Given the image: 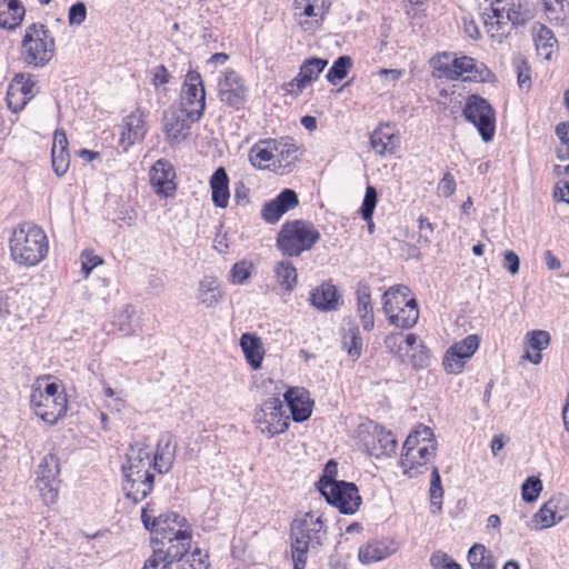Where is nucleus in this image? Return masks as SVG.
I'll return each instance as SVG.
<instances>
[{
  "label": "nucleus",
  "mask_w": 569,
  "mask_h": 569,
  "mask_svg": "<svg viewBox=\"0 0 569 569\" xmlns=\"http://www.w3.org/2000/svg\"><path fill=\"white\" fill-rule=\"evenodd\" d=\"M299 204L298 194L293 189H283L274 199L267 201L261 210L262 219L270 224L278 222L281 217Z\"/></svg>",
  "instance_id": "obj_19"
},
{
  "label": "nucleus",
  "mask_w": 569,
  "mask_h": 569,
  "mask_svg": "<svg viewBox=\"0 0 569 569\" xmlns=\"http://www.w3.org/2000/svg\"><path fill=\"white\" fill-rule=\"evenodd\" d=\"M290 531L293 569H305L308 552L326 540V525L320 515L309 511L292 520Z\"/></svg>",
  "instance_id": "obj_1"
},
{
  "label": "nucleus",
  "mask_w": 569,
  "mask_h": 569,
  "mask_svg": "<svg viewBox=\"0 0 569 569\" xmlns=\"http://www.w3.org/2000/svg\"><path fill=\"white\" fill-rule=\"evenodd\" d=\"M429 493L431 507L437 508V510L440 511L442 506L443 488L437 467L432 468Z\"/></svg>",
  "instance_id": "obj_46"
},
{
  "label": "nucleus",
  "mask_w": 569,
  "mask_h": 569,
  "mask_svg": "<svg viewBox=\"0 0 569 569\" xmlns=\"http://www.w3.org/2000/svg\"><path fill=\"white\" fill-rule=\"evenodd\" d=\"M390 553L385 542L373 540L360 547L358 559L362 563H372L388 558Z\"/></svg>",
  "instance_id": "obj_37"
},
{
  "label": "nucleus",
  "mask_w": 569,
  "mask_h": 569,
  "mask_svg": "<svg viewBox=\"0 0 569 569\" xmlns=\"http://www.w3.org/2000/svg\"><path fill=\"white\" fill-rule=\"evenodd\" d=\"M331 6L330 0H293L295 16L312 18L311 24L320 26Z\"/></svg>",
  "instance_id": "obj_24"
},
{
  "label": "nucleus",
  "mask_w": 569,
  "mask_h": 569,
  "mask_svg": "<svg viewBox=\"0 0 569 569\" xmlns=\"http://www.w3.org/2000/svg\"><path fill=\"white\" fill-rule=\"evenodd\" d=\"M254 422L262 432L274 436L288 429L289 417L284 416L282 401L272 397L266 400L261 409L254 413Z\"/></svg>",
  "instance_id": "obj_11"
},
{
  "label": "nucleus",
  "mask_w": 569,
  "mask_h": 569,
  "mask_svg": "<svg viewBox=\"0 0 569 569\" xmlns=\"http://www.w3.org/2000/svg\"><path fill=\"white\" fill-rule=\"evenodd\" d=\"M126 131L122 132V140H127L129 144H133L137 140H141L146 132V113L137 109L124 120Z\"/></svg>",
  "instance_id": "obj_31"
},
{
  "label": "nucleus",
  "mask_w": 569,
  "mask_h": 569,
  "mask_svg": "<svg viewBox=\"0 0 569 569\" xmlns=\"http://www.w3.org/2000/svg\"><path fill=\"white\" fill-rule=\"evenodd\" d=\"M277 281L288 291H291L297 283V270L289 260H282L274 267Z\"/></svg>",
  "instance_id": "obj_41"
},
{
  "label": "nucleus",
  "mask_w": 569,
  "mask_h": 569,
  "mask_svg": "<svg viewBox=\"0 0 569 569\" xmlns=\"http://www.w3.org/2000/svg\"><path fill=\"white\" fill-rule=\"evenodd\" d=\"M516 68L519 87L529 89L531 86L529 63L525 59H519L516 63Z\"/></svg>",
  "instance_id": "obj_62"
},
{
  "label": "nucleus",
  "mask_w": 569,
  "mask_h": 569,
  "mask_svg": "<svg viewBox=\"0 0 569 569\" xmlns=\"http://www.w3.org/2000/svg\"><path fill=\"white\" fill-rule=\"evenodd\" d=\"M427 442L436 443L433 439V431L431 430V428L427 426H419L407 437L403 443V460L411 462L413 457V453L411 451L412 446L425 445Z\"/></svg>",
  "instance_id": "obj_34"
},
{
  "label": "nucleus",
  "mask_w": 569,
  "mask_h": 569,
  "mask_svg": "<svg viewBox=\"0 0 569 569\" xmlns=\"http://www.w3.org/2000/svg\"><path fill=\"white\" fill-rule=\"evenodd\" d=\"M506 19L509 20L512 29L526 24L530 19V14L528 11L521 10V7H512L507 9Z\"/></svg>",
  "instance_id": "obj_61"
},
{
  "label": "nucleus",
  "mask_w": 569,
  "mask_h": 569,
  "mask_svg": "<svg viewBox=\"0 0 569 569\" xmlns=\"http://www.w3.org/2000/svg\"><path fill=\"white\" fill-rule=\"evenodd\" d=\"M352 67V60L349 56L338 57L326 74V79L331 84H337L345 79Z\"/></svg>",
  "instance_id": "obj_42"
},
{
  "label": "nucleus",
  "mask_w": 569,
  "mask_h": 569,
  "mask_svg": "<svg viewBox=\"0 0 569 569\" xmlns=\"http://www.w3.org/2000/svg\"><path fill=\"white\" fill-rule=\"evenodd\" d=\"M410 290L405 284L390 287L382 296V311L390 325L400 329L412 328L419 318L415 298H408Z\"/></svg>",
  "instance_id": "obj_5"
},
{
  "label": "nucleus",
  "mask_w": 569,
  "mask_h": 569,
  "mask_svg": "<svg viewBox=\"0 0 569 569\" xmlns=\"http://www.w3.org/2000/svg\"><path fill=\"white\" fill-rule=\"evenodd\" d=\"M222 297L218 279L204 276L199 283V299L207 308L218 305Z\"/></svg>",
  "instance_id": "obj_33"
},
{
  "label": "nucleus",
  "mask_w": 569,
  "mask_h": 569,
  "mask_svg": "<svg viewBox=\"0 0 569 569\" xmlns=\"http://www.w3.org/2000/svg\"><path fill=\"white\" fill-rule=\"evenodd\" d=\"M249 278V264L246 260H241L233 264L230 274L229 281L232 284H242Z\"/></svg>",
  "instance_id": "obj_56"
},
{
  "label": "nucleus",
  "mask_w": 569,
  "mask_h": 569,
  "mask_svg": "<svg viewBox=\"0 0 569 569\" xmlns=\"http://www.w3.org/2000/svg\"><path fill=\"white\" fill-rule=\"evenodd\" d=\"M51 161L56 174L58 177H62L67 172L70 163V156L68 150L61 151L51 149Z\"/></svg>",
  "instance_id": "obj_51"
},
{
  "label": "nucleus",
  "mask_w": 569,
  "mask_h": 569,
  "mask_svg": "<svg viewBox=\"0 0 569 569\" xmlns=\"http://www.w3.org/2000/svg\"><path fill=\"white\" fill-rule=\"evenodd\" d=\"M311 305L320 311H332L338 308L339 295L336 286L322 282L310 295Z\"/></svg>",
  "instance_id": "obj_25"
},
{
  "label": "nucleus",
  "mask_w": 569,
  "mask_h": 569,
  "mask_svg": "<svg viewBox=\"0 0 569 569\" xmlns=\"http://www.w3.org/2000/svg\"><path fill=\"white\" fill-rule=\"evenodd\" d=\"M507 9L502 6V0L492 1L482 12L483 23L489 37L501 43L509 37L511 27L506 19Z\"/></svg>",
  "instance_id": "obj_15"
},
{
  "label": "nucleus",
  "mask_w": 569,
  "mask_h": 569,
  "mask_svg": "<svg viewBox=\"0 0 569 569\" xmlns=\"http://www.w3.org/2000/svg\"><path fill=\"white\" fill-rule=\"evenodd\" d=\"M327 64L326 59L317 57L306 59L300 66L299 73L287 83V91L292 96H299L309 83L318 79Z\"/></svg>",
  "instance_id": "obj_18"
},
{
  "label": "nucleus",
  "mask_w": 569,
  "mask_h": 569,
  "mask_svg": "<svg viewBox=\"0 0 569 569\" xmlns=\"http://www.w3.org/2000/svg\"><path fill=\"white\" fill-rule=\"evenodd\" d=\"M547 503L559 522L569 515V498L566 495H556Z\"/></svg>",
  "instance_id": "obj_50"
},
{
  "label": "nucleus",
  "mask_w": 569,
  "mask_h": 569,
  "mask_svg": "<svg viewBox=\"0 0 569 569\" xmlns=\"http://www.w3.org/2000/svg\"><path fill=\"white\" fill-rule=\"evenodd\" d=\"M403 335L400 332L389 333L385 338L386 348L396 356H401Z\"/></svg>",
  "instance_id": "obj_64"
},
{
  "label": "nucleus",
  "mask_w": 569,
  "mask_h": 569,
  "mask_svg": "<svg viewBox=\"0 0 569 569\" xmlns=\"http://www.w3.org/2000/svg\"><path fill=\"white\" fill-rule=\"evenodd\" d=\"M219 96L226 104L239 109L246 103L247 87L244 80L233 70L224 73L219 80Z\"/></svg>",
  "instance_id": "obj_17"
},
{
  "label": "nucleus",
  "mask_w": 569,
  "mask_h": 569,
  "mask_svg": "<svg viewBox=\"0 0 569 569\" xmlns=\"http://www.w3.org/2000/svg\"><path fill=\"white\" fill-rule=\"evenodd\" d=\"M462 114L472 123L485 142L492 140L496 131V116L491 104L480 96L468 97Z\"/></svg>",
  "instance_id": "obj_9"
},
{
  "label": "nucleus",
  "mask_w": 569,
  "mask_h": 569,
  "mask_svg": "<svg viewBox=\"0 0 569 569\" xmlns=\"http://www.w3.org/2000/svg\"><path fill=\"white\" fill-rule=\"evenodd\" d=\"M151 512L153 510L150 509L148 503L141 510V520L146 529L156 533V537L152 539V543L156 546H164L166 538L174 533L176 527L181 529L187 523L186 518L177 512H167L158 517L152 516Z\"/></svg>",
  "instance_id": "obj_10"
},
{
  "label": "nucleus",
  "mask_w": 569,
  "mask_h": 569,
  "mask_svg": "<svg viewBox=\"0 0 569 569\" xmlns=\"http://www.w3.org/2000/svg\"><path fill=\"white\" fill-rule=\"evenodd\" d=\"M274 140L261 141L257 143L253 148H251V153L256 152V158L260 161L259 168H269V166H261V162L270 161L273 157L272 154V142Z\"/></svg>",
  "instance_id": "obj_60"
},
{
  "label": "nucleus",
  "mask_w": 569,
  "mask_h": 569,
  "mask_svg": "<svg viewBox=\"0 0 569 569\" xmlns=\"http://www.w3.org/2000/svg\"><path fill=\"white\" fill-rule=\"evenodd\" d=\"M411 451L413 453L412 461H405L402 453L400 458V465L403 468L405 475H407L409 478H415L422 473V468L426 467V465L435 458L436 443L427 442L425 445L412 446Z\"/></svg>",
  "instance_id": "obj_23"
},
{
  "label": "nucleus",
  "mask_w": 569,
  "mask_h": 569,
  "mask_svg": "<svg viewBox=\"0 0 569 569\" xmlns=\"http://www.w3.org/2000/svg\"><path fill=\"white\" fill-rule=\"evenodd\" d=\"M479 348L477 335H469L459 342L453 343L443 357V367L448 373H459L467 359L471 358Z\"/></svg>",
  "instance_id": "obj_14"
},
{
  "label": "nucleus",
  "mask_w": 569,
  "mask_h": 569,
  "mask_svg": "<svg viewBox=\"0 0 569 569\" xmlns=\"http://www.w3.org/2000/svg\"><path fill=\"white\" fill-rule=\"evenodd\" d=\"M176 172L172 164L166 160H158L150 170V182L157 194L171 197L177 186L174 183Z\"/></svg>",
  "instance_id": "obj_20"
},
{
  "label": "nucleus",
  "mask_w": 569,
  "mask_h": 569,
  "mask_svg": "<svg viewBox=\"0 0 569 569\" xmlns=\"http://www.w3.org/2000/svg\"><path fill=\"white\" fill-rule=\"evenodd\" d=\"M441 57L449 58V53L443 52L433 57L431 63L435 69L441 71L449 79H457L466 73L468 80L483 82L491 76V71L485 63L478 62L471 57L455 58L451 63L445 64L440 62Z\"/></svg>",
  "instance_id": "obj_8"
},
{
  "label": "nucleus",
  "mask_w": 569,
  "mask_h": 569,
  "mask_svg": "<svg viewBox=\"0 0 569 569\" xmlns=\"http://www.w3.org/2000/svg\"><path fill=\"white\" fill-rule=\"evenodd\" d=\"M102 262V258L94 254L92 250H83L81 253V270L84 274V278H88L92 269Z\"/></svg>",
  "instance_id": "obj_57"
},
{
  "label": "nucleus",
  "mask_w": 569,
  "mask_h": 569,
  "mask_svg": "<svg viewBox=\"0 0 569 569\" xmlns=\"http://www.w3.org/2000/svg\"><path fill=\"white\" fill-rule=\"evenodd\" d=\"M212 202L216 207L226 208L229 203V178L223 167H219L210 178Z\"/></svg>",
  "instance_id": "obj_28"
},
{
  "label": "nucleus",
  "mask_w": 569,
  "mask_h": 569,
  "mask_svg": "<svg viewBox=\"0 0 569 569\" xmlns=\"http://www.w3.org/2000/svg\"><path fill=\"white\" fill-rule=\"evenodd\" d=\"M558 522L559 521L557 520L555 513H552L551 509L548 507V503L545 502L542 507L533 515L531 519V528L541 530L550 528Z\"/></svg>",
  "instance_id": "obj_45"
},
{
  "label": "nucleus",
  "mask_w": 569,
  "mask_h": 569,
  "mask_svg": "<svg viewBox=\"0 0 569 569\" xmlns=\"http://www.w3.org/2000/svg\"><path fill=\"white\" fill-rule=\"evenodd\" d=\"M10 84L22 96L28 97L29 101L33 99L38 92L37 82L30 74H16Z\"/></svg>",
  "instance_id": "obj_44"
},
{
  "label": "nucleus",
  "mask_w": 569,
  "mask_h": 569,
  "mask_svg": "<svg viewBox=\"0 0 569 569\" xmlns=\"http://www.w3.org/2000/svg\"><path fill=\"white\" fill-rule=\"evenodd\" d=\"M556 134L565 146V150L558 149V158L560 160L569 159V122L557 124Z\"/></svg>",
  "instance_id": "obj_58"
},
{
  "label": "nucleus",
  "mask_w": 569,
  "mask_h": 569,
  "mask_svg": "<svg viewBox=\"0 0 569 569\" xmlns=\"http://www.w3.org/2000/svg\"><path fill=\"white\" fill-rule=\"evenodd\" d=\"M318 490L329 505L343 515L355 513L361 505L358 487L353 482L321 477Z\"/></svg>",
  "instance_id": "obj_6"
},
{
  "label": "nucleus",
  "mask_w": 569,
  "mask_h": 569,
  "mask_svg": "<svg viewBox=\"0 0 569 569\" xmlns=\"http://www.w3.org/2000/svg\"><path fill=\"white\" fill-rule=\"evenodd\" d=\"M193 119L188 108H170L163 112V131L170 146L179 144L190 136Z\"/></svg>",
  "instance_id": "obj_12"
},
{
  "label": "nucleus",
  "mask_w": 569,
  "mask_h": 569,
  "mask_svg": "<svg viewBox=\"0 0 569 569\" xmlns=\"http://www.w3.org/2000/svg\"><path fill=\"white\" fill-rule=\"evenodd\" d=\"M342 347L347 351L349 358L356 361L362 352V338L360 336L359 327L353 320H348L343 323L342 328Z\"/></svg>",
  "instance_id": "obj_29"
},
{
  "label": "nucleus",
  "mask_w": 569,
  "mask_h": 569,
  "mask_svg": "<svg viewBox=\"0 0 569 569\" xmlns=\"http://www.w3.org/2000/svg\"><path fill=\"white\" fill-rule=\"evenodd\" d=\"M127 461L128 465H124L129 470H149L150 467H153V460H150V452L148 451V447L143 442H134L130 445L129 450L127 452Z\"/></svg>",
  "instance_id": "obj_32"
},
{
  "label": "nucleus",
  "mask_w": 569,
  "mask_h": 569,
  "mask_svg": "<svg viewBox=\"0 0 569 569\" xmlns=\"http://www.w3.org/2000/svg\"><path fill=\"white\" fill-rule=\"evenodd\" d=\"M206 107V92L201 74L189 71L186 76L182 92L181 107L188 108L193 119H200Z\"/></svg>",
  "instance_id": "obj_13"
},
{
  "label": "nucleus",
  "mask_w": 569,
  "mask_h": 569,
  "mask_svg": "<svg viewBox=\"0 0 569 569\" xmlns=\"http://www.w3.org/2000/svg\"><path fill=\"white\" fill-rule=\"evenodd\" d=\"M6 100L9 109L13 112L21 111L29 102L28 97H24L18 90H14L11 84L8 87Z\"/></svg>",
  "instance_id": "obj_55"
},
{
  "label": "nucleus",
  "mask_w": 569,
  "mask_h": 569,
  "mask_svg": "<svg viewBox=\"0 0 569 569\" xmlns=\"http://www.w3.org/2000/svg\"><path fill=\"white\" fill-rule=\"evenodd\" d=\"M37 488L42 497L46 505L56 502L59 493L60 480L46 481L44 479L37 478Z\"/></svg>",
  "instance_id": "obj_47"
},
{
  "label": "nucleus",
  "mask_w": 569,
  "mask_h": 569,
  "mask_svg": "<svg viewBox=\"0 0 569 569\" xmlns=\"http://www.w3.org/2000/svg\"><path fill=\"white\" fill-rule=\"evenodd\" d=\"M173 440L174 437L169 431L159 437L153 457V469L159 473H167L172 468L177 452V445Z\"/></svg>",
  "instance_id": "obj_22"
},
{
  "label": "nucleus",
  "mask_w": 569,
  "mask_h": 569,
  "mask_svg": "<svg viewBox=\"0 0 569 569\" xmlns=\"http://www.w3.org/2000/svg\"><path fill=\"white\" fill-rule=\"evenodd\" d=\"M56 40L46 24L33 22L29 24L20 43L22 61L34 69L46 67L54 57Z\"/></svg>",
  "instance_id": "obj_3"
},
{
  "label": "nucleus",
  "mask_w": 569,
  "mask_h": 569,
  "mask_svg": "<svg viewBox=\"0 0 569 569\" xmlns=\"http://www.w3.org/2000/svg\"><path fill=\"white\" fill-rule=\"evenodd\" d=\"M87 7L84 2L78 1L73 3L68 11V22L70 26H80L86 21Z\"/></svg>",
  "instance_id": "obj_59"
},
{
  "label": "nucleus",
  "mask_w": 569,
  "mask_h": 569,
  "mask_svg": "<svg viewBox=\"0 0 569 569\" xmlns=\"http://www.w3.org/2000/svg\"><path fill=\"white\" fill-rule=\"evenodd\" d=\"M113 325L123 337L132 336L140 329L139 318L131 305L124 306L116 316Z\"/></svg>",
  "instance_id": "obj_36"
},
{
  "label": "nucleus",
  "mask_w": 569,
  "mask_h": 569,
  "mask_svg": "<svg viewBox=\"0 0 569 569\" xmlns=\"http://www.w3.org/2000/svg\"><path fill=\"white\" fill-rule=\"evenodd\" d=\"M283 398L295 422H303L310 418L313 401L305 388H290L284 392Z\"/></svg>",
  "instance_id": "obj_21"
},
{
  "label": "nucleus",
  "mask_w": 569,
  "mask_h": 569,
  "mask_svg": "<svg viewBox=\"0 0 569 569\" xmlns=\"http://www.w3.org/2000/svg\"><path fill=\"white\" fill-rule=\"evenodd\" d=\"M272 149L278 152L279 161L284 168H289L299 161L301 156L298 146L292 140L272 142Z\"/></svg>",
  "instance_id": "obj_39"
},
{
  "label": "nucleus",
  "mask_w": 569,
  "mask_h": 569,
  "mask_svg": "<svg viewBox=\"0 0 569 569\" xmlns=\"http://www.w3.org/2000/svg\"><path fill=\"white\" fill-rule=\"evenodd\" d=\"M10 256L19 266L33 267L46 259L49 250L48 237L33 222H22L13 229L9 240Z\"/></svg>",
  "instance_id": "obj_2"
},
{
  "label": "nucleus",
  "mask_w": 569,
  "mask_h": 569,
  "mask_svg": "<svg viewBox=\"0 0 569 569\" xmlns=\"http://www.w3.org/2000/svg\"><path fill=\"white\" fill-rule=\"evenodd\" d=\"M528 346L535 351H542L550 343V335L545 330H532L527 333Z\"/></svg>",
  "instance_id": "obj_52"
},
{
  "label": "nucleus",
  "mask_w": 569,
  "mask_h": 569,
  "mask_svg": "<svg viewBox=\"0 0 569 569\" xmlns=\"http://www.w3.org/2000/svg\"><path fill=\"white\" fill-rule=\"evenodd\" d=\"M169 546L166 551L157 548L150 558L147 559L142 569H172L176 561L189 551L191 535L188 530L177 529L172 536L166 538Z\"/></svg>",
  "instance_id": "obj_7"
},
{
  "label": "nucleus",
  "mask_w": 569,
  "mask_h": 569,
  "mask_svg": "<svg viewBox=\"0 0 569 569\" xmlns=\"http://www.w3.org/2000/svg\"><path fill=\"white\" fill-rule=\"evenodd\" d=\"M430 565L433 569H461L458 562L441 551L431 555Z\"/></svg>",
  "instance_id": "obj_54"
},
{
  "label": "nucleus",
  "mask_w": 569,
  "mask_h": 569,
  "mask_svg": "<svg viewBox=\"0 0 569 569\" xmlns=\"http://www.w3.org/2000/svg\"><path fill=\"white\" fill-rule=\"evenodd\" d=\"M266 349L260 337L251 333V370H258L261 367Z\"/></svg>",
  "instance_id": "obj_53"
},
{
  "label": "nucleus",
  "mask_w": 569,
  "mask_h": 569,
  "mask_svg": "<svg viewBox=\"0 0 569 569\" xmlns=\"http://www.w3.org/2000/svg\"><path fill=\"white\" fill-rule=\"evenodd\" d=\"M397 143L398 138L388 124L377 128L370 136L371 148L380 156L392 153Z\"/></svg>",
  "instance_id": "obj_30"
},
{
  "label": "nucleus",
  "mask_w": 569,
  "mask_h": 569,
  "mask_svg": "<svg viewBox=\"0 0 569 569\" xmlns=\"http://www.w3.org/2000/svg\"><path fill=\"white\" fill-rule=\"evenodd\" d=\"M26 16V8L20 0H0V27L14 30Z\"/></svg>",
  "instance_id": "obj_26"
},
{
  "label": "nucleus",
  "mask_w": 569,
  "mask_h": 569,
  "mask_svg": "<svg viewBox=\"0 0 569 569\" xmlns=\"http://www.w3.org/2000/svg\"><path fill=\"white\" fill-rule=\"evenodd\" d=\"M537 53L545 60H550L558 46V41L550 28L541 23H535L531 28Z\"/></svg>",
  "instance_id": "obj_27"
},
{
  "label": "nucleus",
  "mask_w": 569,
  "mask_h": 569,
  "mask_svg": "<svg viewBox=\"0 0 569 569\" xmlns=\"http://www.w3.org/2000/svg\"><path fill=\"white\" fill-rule=\"evenodd\" d=\"M60 461L57 455L49 453L40 462L39 473L37 478L44 479L46 481L59 480Z\"/></svg>",
  "instance_id": "obj_43"
},
{
  "label": "nucleus",
  "mask_w": 569,
  "mask_h": 569,
  "mask_svg": "<svg viewBox=\"0 0 569 569\" xmlns=\"http://www.w3.org/2000/svg\"><path fill=\"white\" fill-rule=\"evenodd\" d=\"M419 238L418 242L429 244L433 234V224L425 217H419Z\"/></svg>",
  "instance_id": "obj_63"
},
{
  "label": "nucleus",
  "mask_w": 569,
  "mask_h": 569,
  "mask_svg": "<svg viewBox=\"0 0 569 569\" xmlns=\"http://www.w3.org/2000/svg\"><path fill=\"white\" fill-rule=\"evenodd\" d=\"M378 201V193L375 187L368 186L366 188L365 198L360 207V214L363 220L370 221L372 219L375 208Z\"/></svg>",
  "instance_id": "obj_49"
},
{
  "label": "nucleus",
  "mask_w": 569,
  "mask_h": 569,
  "mask_svg": "<svg viewBox=\"0 0 569 569\" xmlns=\"http://www.w3.org/2000/svg\"><path fill=\"white\" fill-rule=\"evenodd\" d=\"M468 561L472 569H496L491 552L480 543L473 545L468 552Z\"/></svg>",
  "instance_id": "obj_38"
},
{
  "label": "nucleus",
  "mask_w": 569,
  "mask_h": 569,
  "mask_svg": "<svg viewBox=\"0 0 569 569\" xmlns=\"http://www.w3.org/2000/svg\"><path fill=\"white\" fill-rule=\"evenodd\" d=\"M321 234L316 226L303 219L286 221L276 238V248L284 257H299L311 250Z\"/></svg>",
  "instance_id": "obj_4"
},
{
  "label": "nucleus",
  "mask_w": 569,
  "mask_h": 569,
  "mask_svg": "<svg viewBox=\"0 0 569 569\" xmlns=\"http://www.w3.org/2000/svg\"><path fill=\"white\" fill-rule=\"evenodd\" d=\"M34 413L43 421L54 425L67 411V397L49 398L42 397L40 389H34L30 397Z\"/></svg>",
  "instance_id": "obj_16"
},
{
  "label": "nucleus",
  "mask_w": 569,
  "mask_h": 569,
  "mask_svg": "<svg viewBox=\"0 0 569 569\" xmlns=\"http://www.w3.org/2000/svg\"><path fill=\"white\" fill-rule=\"evenodd\" d=\"M542 490L541 480L538 477H528L521 486V497L526 502H533Z\"/></svg>",
  "instance_id": "obj_48"
},
{
  "label": "nucleus",
  "mask_w": 569,
  "mask_h": 569,
  "mask_svg": "<svg viewBox=\"0 0 569 569\" xmlns=\"http://www.w3.org/2000/svg\"><path fill=\"white\" fill-rule=\"evenodd\" d=\"M372 436L378 442V447L373 446L372 448V455L377 457L391 456L396 452L397 440L391 431L387 430L383 426L376 425Z\"/></svg>",
  "instance_id": "obj_35"
},
{
  "label": "nucleus",
  "mask_w": 569,
  "mask_h": 569,
  "mask_svg": "<svg viewBox=\"0 0 569 569\" xmlns=\"http://www.w3.org/2000/svg\"><path fill=\"white\" fill-rule=\"evenodd\" d=\"M154 482L153 475L144 476L143 481L139 483L123 485V490L126 491V497L132 500L133 503H138L146 499L149 493L152 491Z\"/></svg>",
  "instance_id": "obj_40"
}]
</instances>
